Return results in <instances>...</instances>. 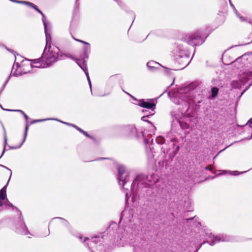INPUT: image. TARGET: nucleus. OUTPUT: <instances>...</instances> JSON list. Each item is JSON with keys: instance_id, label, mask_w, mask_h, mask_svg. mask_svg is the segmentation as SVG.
Segmentation results:
<instances>
[{"instance_id": "1", "label": "nucleus", "mask_w": 252, "mask_h": 252, "mask_svg": "<svg viewBox=\"0 0 252 252\" xmlns=\"http://www.w3.org/2000/svg\"><path fill=\"white\" fill-rule=\"evenodd\" d=\"M60 49L56 46H50L47 52L44 50L41 58L32 60V63L36 64V67H43L45 64H49L60 58Z\"/></svg>"}, {"instance_id": "2", "label": "nucleus", "mask_w": 252, "mask_h": 252, "mask_svg": "<svg viewBox=\"0 0 252 252\" xmlns=\"http://www.w3.org/2000/svg\"><path fill=\"white\" fill-rule=\"evenodd\" d=\"M186 42L190 45H196L197 44L202 43L203 42V38H201L199 33L194 32L192 35L189 36L186 39Z\"/></svg>"}, {"instance_id": "3", "label": "nucleus", "mask_w": 252, "mask_h": 252, "mask_svg": "<svg viewBox=\"0 0 252 252\" xmlns=\"http://www.w3.org/2000/svg\"><path fill=\"white\" fill-rule=\"evenodd\" d=\"M60 57H61L62 59H63L64 58H68L71 59H72L75 61V62L78 64V65L85 71L86 69V65L83 63H81V60L79 59L74 58L72 55H71L69 53H62L60 52Z\"/></svg>"}, {"instance_id": "4", "label": "nucleus", "mask_w": 252, "mask_h": 252, "mask_svg": "<svg viewBox=\"0 0 252 252\" xmlns=\"http://www.w3.org/2000/svg\"><path fill=\"white\" fill-rule=\"evenodd\" d=\"M14 2H15L16 3H22V4H26L32 8H33V9H34L36 11H37L38 13H39L43 18L45 17V15L43 13V12L40 10L39 9L36 5H35L34 4H33V3H32L31 2H29V1H19V0H15Z\"/></svg>"}, {"instance_id": "5", "label": "nucleus", "mask_w": 252, "mask_h": 252, "mask_svg": "<svg viewBox=\"0 0 252 252\" xmlns=\"http://www.w3.org/2000/svg\"><path fill=\"white\" fill-rule=\"evenodd\" d=\"M146 179L151 185L156 183L158 180V174H147Z\"/></svg>"}, {"instance_id": "6", "label": "nucleus", "mask_w": 252, "mask_h": 252, "mask_svg": "<svg viewBox=\"0 0 252 252\" xmlns=\"http://www.w3.org/2000/svg\"><path fill=\"white\" fill-rule=\"evenodd\" d=\"M139 105L143 108L147 109H152L153 107H155L156 106V104L154 102H150L142 100L139 103Z\"/></svg>"}, {"instance_id": "7", "label": "nucleus", "mask_w": 252, "mask_h": 252, "mask_svg": "<svg viewBox=\"0 0 252 252\" xmlns=\"http://www.w3.org/2000/svg\"><path fill=\"white\" fill-rule=\"evenodd\" d=\"M243 56L238 58L233 63H235V65L237 66L238 68L242 67L245 62H242V57Z\"/></svg>"}, {"instance_id": "8", "label": "nucleus", "mask_w": 252, "mask_h": 252, "mask_svg": "<svg viewBox=\"0 0 252 252\" xmlns=\"http://www.w3.org/2000/svg\"><path fill=\"white\" fill-rule=\"evenodd\" d=\"M128 176L126 174H119L118 179L119 181L120 185L124 186L126 183V179Z\"/></svg>"}, {"instance_id": "9", "label": "nucleus", "mask_w": 252, "mask_h": 252, "mask_svg": "<svg viewBox=\"0 0 252 252\" xmlns=\"http://www.w3.org/2000/svg\"><path fill=\"white\" fill-rule=\"evenodd\" d=\"M73 38L74 40H75V41H78L79 42H81V43H82L84 44H85L86 46L84 47V53H85V55H86L88 50L90 49V45L89 43L84 41H83V40H80V39H76L75 38H74V37H73Z\"/></svg>"}, {"instance_id": "10", "label": "nucleus", "mask_w": 252, "mask_h": 252, "mask_svg": "<svg viewBox=\"0 0 252 252\" xmlns=\"http://www.w3.org/2000/svg\"><path fill=\"white\" fill-rule=\"evenodd\" d=\"M219 90V89L217 87L212 88L211 89L212 94L209 97V98H213L215 97L218 94Z\"/></svg>"}, {"instance_id": "11", "label": "nucleus", "mask_w": 252, "mask_h": 252, "mask_svg": "<svg viewBox=\"0 0 252 252\" xmlns=\"http://www.w3.org/2000/svg\"><path fill=\"white\" fill-rule=\"evenodd\" d=\"M6 197V188L5 187L0 190V199L3 200Z\"/></svg>"}, {"instance_id": "12", "label": "nucleus", "mask_w": 252, "mask_h": 252, "mask_svg": "<svg viewBox=\"0 0 252 252\" xmlns=\"http://www.w3.org/2000/svg\"><path fill=\"white\" fill-rule=\"evenodd\" d=\"M118 173H125L126 172L125 167L123 165H119L117 166Z\"/></svg>"}, {"instance_id": "13", "label": "nucleus", "mask_w": 252, "mask_h": 252, "mask_svg": "<svg viewBox=\"0 0 252 252\" xmlns=\"http://www.w3.org/2000/svg\"><path fill=\"white\" fill-rule=\"evenodd\" d=\"M165 139L162 136H158L156 138L157 142L159 144H163L165 142Z\"/></svg>"}, {"instance_id": "14", "label": "nucleus", "mask_w": 252, "mask_h": 252, "mask_svg": "<svg viewBox=\"0 0 252 252\" xmlns=\"http://www.w3.org/2000/svg\"><path fill=\"white\" fill-rule=\"evenodd\" d=\"M10 111H17V112H19L21 113V114H22L23 115V116H24L25 119L27 121L28 120L29 117L22 110H10Z\"/></svg>"}, {"instance_id": "15", "label": "nucleus", "mask_w": 252, "mask_h": 252, "mask_svg": "<svg viewBox=\"0 0 252 252\" xmlns=\"http://www.w3.org/2000/svg\"><path fill=\"white\" fill-rule=\"evenodd\" d=\"M180 125L183 129H188L189 127V125L186 123H184L183 122H180Z\"/></svg>"}, {"instance_id": "16", "label": "nucleus", "mask_w": 252, "mask_h": 252, "mask_svg": "<svg viewBox=\"0 0 252 252\" xmlns=\"http://www.w3.org/2000/svg\"><path fill=\"white\" fill-rule=\"evenodd\" d=\"M28 128H29V126L28 125H27L26 126V128H25V138H26V137L27 136V131H28ZM24 139H25V138H24ZM24 140H25V139H24V140L21 142V143L18 146L15 147V148H17L20 147L21 146V145H22L23 143L24 142Z\"/></svg>"}, {"instance_id": "17", "label": "nucleus", "mask_w": 252, "mask_h": 252, "mask_svg": "<svg viewBox=\"0 0 252 252\" xmlns=\"http://www.w3.org/2000/svg\"><path fill=\"white\" fill-rule=\"evenodd\" d=\"M83 133L84 135H85L86 136H87V137H89V138H91V139H92V140H95V138H94V137H93V136H92L90 135V134H89L88 133V132H86V131H84H84L83 132V133Z\"/></svg>"}, {"instance_id": "18", "label": "nucleus", "mask_w": 252, "mask_h": 252, "mask_svg": "<svg viewBox=\"0 0 252 252\" xmlns=\"http://www.w3.org/2000/svg\"><path fill=\"white\" fill-rule=\"evenodd\" d=\"M245 172H238V171H233V173H232L230 171H228L227 172V171H223L222 173H244Z\"/></svg>"}, {"instance_id": "19", "label": "nucleus", "mask_w": 252, "mask_h": 252, "mask_svg": "<svg viewBox=\"0 0 252 252\" xmlns=\"http://www.w3.org/2000/svg\"><path fill=\"white\" fill-rule=\"evenodd\" d=\"M64 124L68 125V126H71L73 127H74L75 129H76L77 130H78L79 127H78V126H76V125H73V124H69V123H63Z\"/></svg>"}, {"instance_id": "20", "label": "nucleus", "mask_w": 252, "mask_h": 252, "mask_svg": "<svg viewBox=\"0 0 252 252\" xmlns=\"http://www.w3.org/2000/svg\"><path fill=\"white\" fill-rule=\"evenodd\" d=\"M64 124L68 125V126H71L73 127H74L75 129H76L77 130H78L79 127H78V126H76V125H73V124H69V123H63Z\"/></svg>"}, {"instance_id": "21", "label": "nucleus", "mask_w": 252, "mask_h": 252, "mask_svg": "<svg viewBox=\"0 0 252 252\" xmlns=\"http://www.w3.org/2000/svg\"><path fill=\"white\" fill-rule=\"evenodd\" d=\"M45 120H43V119H38V120H33L32 123L31 124H34V123H38V122H42L43 121H44Z\"/></svg>"}, {"instance_id": "22", "label": "nucleus", "mask_w": 252, "mask_h": 252, "mask_svg": "<svg viewBox=\"0 0 252 252\" xmlns=\"http://www.w3.org/2000/svg\"><path fill=\"white\" fill-rule=\"evenodd\" d=\"M205 169L207 170L211 171L212 170V166L211 165H208L205 167Z\"/></svg>"}, {"instance_id": "23", "label": "nucleus", "mask_w": 252, "mask_h": 252, "mask_svg": "<svg viewBox=\"0 0 252 252\" xmlns=\"http://www.w3.org/2000/svg\"><path fill=\"white\" fill-rule=\"evenodd\" d=\"M248 124L249 125V126H251V125H252V118L249 121H248Z\"/></svg>"}, {"instance_id": "24", "label": "nucleus", "mask_w": 252, "mask_h": 252, "mask_svg": "<svg viewBox=\"0 0 252 252\" xmlns=\"http://www.w3.org/2000/svg\"><path fill=\"white\" fill-rule=\"evenodd\" d=\"M78 131H79V132H81L82 133H83V132L84 131V130L83 129H82L81 128H79Z\"/></svg>"}, {"instance_id": "25", "label": "nucleus", "mask_w": 252, "mask_h": 252, "mask_svg": "<svg viewBox=\"0 0 252 252\" xmlns=\"http://www.w3.org/2000/svg\"><path fill=\"white\" fill-rule=\"evenodd\" d=\"M89 240V238H85V239H84V242H86L87 240Z\"/></svg>"}, {"instance_id": "26", "label": "nucleus", "mask_w": 252, "mask_h": 252, "mask_svg": "<svg viewBox=\"0 0 252 252\" xmlns=\"http://www.w3.org/2000/svg\"><path fill=\"white\" fill-rule=\"evenodd\" d=\"M3 205V203L1 201H0V206H2Z\"/></svg>"}, {"instance_id": "27", "label": "nucleus", "mask_w": 252, "mask_h": 252, "mask_svg": "<svg viewBox=\"0 0 252 252\" xmlns=\"http://www.w3.org/2000/svg\"><path fill=\"white\" fill-rule=\"evenodd\" d=\"M146 117V116H143L142 118V120H144V119Z\"/></svg>"}, {"instance_id": "28", "label": "nucleus", "mask_w": 252, "mask_h": 252, "mask_svg": "<svg viewBox=\"0 0 252 252\" xmlns=\"http://www.w3.org/2000/svg\"><path fill=\"white\" fill-rule=\"evenodd\" d=\"M145 121H146V122H148V123H151L149 121H148V120H146Z\"/></svg>"}, {"instance_id": "29", "label": "nucleus", "mask_w": 252, "mask_h": 252, "mask_svg": "<svg viewBox=\"0 0 252 252\" xmlns=\"http://www.w3.org/2000/svg\"><path fill=\"white\" fill-rule=\"evenodd\" d=\"M44 26H45V27H46V24H45V23H44Z\"/></svg>"}]
</instances>
